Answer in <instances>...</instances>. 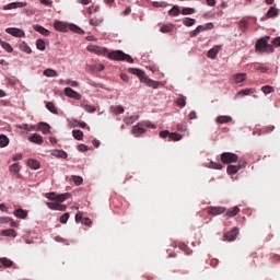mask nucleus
Returning a JSON list of instances; mask_svg holds the SVG:
<instances>
[{
    "instance_id": "nucleus-20",
    "label": "nucleus",
    "mask_w": 280,
    "mask_h": 280,
    "mask_svg": "<svg viewBox=\"0 0 280 280\" xmlns=\"http://www.w3.org/2000/svg\"><path fill=\"white\" fill-rule=\"evenodd\" d=\"M13 215H15V218H20V220H25V218H27V211L19 208L13 212Z\"/></svg>"
},
{
    "instance_id": "nucleus-2",
    "label": "nucleus",
    "mask_w": 280,
    "mask_h": 280,
    "mask_svg": "<svg viewBox=\"0 0 280 280\" xmlns=\"http://www.w3.org/2000/svg\"><path fill=\"white\" fill-rule=\"evenodd\" d=\"M107 58H109V60H125L126 62H129L130 65H132V62H135V59H132V57L121 50H114L112 52L107 54Z\"/></svg>"
},
{
    "instance_id": "nucleus-5",
    "label": "nucleus",
    "mask_w": 280,
    "mask_h": 280,
    "mask_svg": "<svg viewBox=\"0 0 280 280\" xmlns=\"http://www.w3.org/2000/svg\"><path fill=\"white\" fill-rule=\"evenodd\" d=\"M86 49L88 51H91L92 54H96L97 56H106V54H108V49L101 46L89 45Z\"/></svg>"
},
{
    "instance_id": "nucleus-60",
    "label": "nucleus",
    "mask_w": 280,
    "mask_h": 280,
    "mask_svg": "<svg viewBox=\"0 0 280 280\" xmlns=\"http://www.w3.org/2000/svg\"><path fill=\"white\" fill-rule=\"evenodd\" d=\"M97 10H100V7H90L88 9V13L93 14V13L97 12Z\"/></svg>"
},
{
    "instance_id": "nucleus-57",
    "label": "nucleus",
    "mask_w": 280,
    "mask_h": 280,
    "mask_svg": "<svg viewBox=\"0 0 280 280\" xmlns=\"http://www.w3.org/2000/svg\"><path fill=\"white\" fill-rule=\"evenodd\" d=\"M92 71H104V65H95L91 67Z\"/></svg>"
},
{
    "instance_id": "nucleus-21",
    "label": "nucleus",
    "mask_w": 280,
    "mask_h": 280,
    "mask_svg": "<svg viewBox=\"0 0 280 280\" xmlns=\"http://www.w3.org/2000/svg\"><path fill=\"white\" fill-rule=\"evenodd\" d=\"M38 130H40L44 135H49L51 127L47 122H39Z\"/></svg>"
},
{
    "instance_id": "nucleus-43",
    "label": "nucleus",
    "mask_w": 280,
    "mask_h": 280,
    "mask_svg": "<svg viewBox=\"0 0 280 280\" xmlns=\"http://www.w3.org/2000/svg\"><path fill=\"white\" fill-rule=\"evenodd\" d=\"M275 130V125H269L267 127H262L260 129V135H268V132H272Z\"/></svg>"
},
{
    "instance_id": "nucleus-51",
    "label": "nucleus",
    "mask_w": 280,
    "mask_h": 280,
    "mask_svg": "<svg viewBox=\"0 0 280 280\" xmlns=\"http://www.w3.org/2000/svg\"><path fill=\"white\" fill-rule=\"evenodd\" d=\"M72 180H73L74 185H78V186H80V185H82V183H84V179H82V177H80V176H72Z\"/></svg>"
},
{
    "instance_id": "nucleus-46",
    "label": "nucleus",
    "mask_w": 280,
    "mask_h": 280,
    "mask_svg": "<svg viewBox=\"0 0 280 280\" xmlns=\"http://www.w3.org/2000/svg\"><path fill=\"white\" fill-rule=\"evenodd\" d=\"M71 195L69 192L57 195V202H65Z\"/></svg>"
},
{
    "instance_id": "nucleus-15",
    "label": "nucleus",
    "mask_w": 280,
    "mask_h": 280,
    "mask_svg": "<svg viewBox=\"0 0 280 280\" xmlns=\"http://www.w3.org/2000/svg\"><path fill=\"white\" fill-rule=\"evenodd\" d=\"M27 2H11L4 7V10H15V8H25Z\"/></svg>"
},
{
    "instance_id": "nucleus-55",
    "label": "nucleus",
    "mask_w": 280,
    "mask_h": 280,
    "mask_svg": "<svg viewBox=\"0 0 280 280\" xmlns=\"http://www.w3.org/2000/svg\"><path fill=\"white\" fill-rule=\"evenodd\" d=\"M114 113L116 115H124V106L119 105V106L114 107Z\"/></svg>"
},
{
    "instance_id": "nucleus-23",
    "label": "nucleus",
    "mask_w": 280,
    "mask_h": 280,
    "mask_svg": "<svg viewBox=\"0 0 280 280\" xmlns=\"http://www.w3.org/2000/svg\"><path fill=\"white\" fill-rule=\"evenodd\" d=\"M27 165L32 170H40V162H38V160L30 159Z\"/></svg>"
},
{
    "instance_id": "nucleus-7",
    "label": "nucleus",
    "mask_w": 280,
    "mask_h": 280,
    "mask_svg": "<svg viewBox=\"0 0 280 280\" xmlns=\"http://www.w3.org/2000/svg\"><path fill=\"white\" fill-rule=\"evenodd\" d=\"M244 167H246V162H244L243 164H238V165H228L226 172H228L229 176H233V174H237L240 172V170H243Z\"/></svg>"
},
{
    "instance_id": "nucleus-36",
    "label": "nucleus",
    "mask_w": 280,
    "mask_h": 280,
    "mask_svg": "<svg viewBox=\"0 0 280 280\" xmlns=\"http://www.w3.org/2000/svg\"><path fill=\"white\" fill-rule=\"evenodd\" d=\"M176 104L179 106V108H185V106H187V98L185 96H179L176 100Z\"/></svg>"
},
{
    "instance_id": "nucleus-6",
    "label": "nucleus",
    "mask_w": 280,
    "mask_h": 280,
    "mask_svg": "<svg viewBox=\"0 0 280 280\" xmlns=\"http://www.w3.org/2000/svg\"><path fill=\"white\" fill-rule=\"evenodd\" d=\"M237 235H240V230L234 228L232 231L226 232L223 235V240L224 242H235V240H237Z\"/></svg>"
},
{
    "instance_id": "nucleus-39",
    "label": "nucleus",
    "mask_w": 280,
    "mask_h": 280,
    "mask_svg": "<svg viewBox=\"0 0 280 280\" xmlns=\"http://www.w3.org/2000/svg\"><path fill=\"white\" fill-rule=\"evenodd\" d=\"M44 75H46V78H56L58 72H56L54 69H46L44 70Z\"/></svg>"
},
{
    "instance_id": "nucleus-32",
    "label": "nucleus",
    "mask_w": 280,
    "mask_h": 280,
    "mask_svg": "<svg viewBox=\"0 0 280 280\" xmlns=\"http://www.w3.org/2000/svg\"><path fill=\"white\" fill-rule=\"evenodd\" d=\"M46 108L47 110L52 113V115H58V109L56 108V105H54L52 102H46Z\"/></svg>"
},
{
    "instance_id": "nucleus-56",
    "label": "nucleus",
    "mask_w": 280,
    "mask_h": 280,
    "mask_svg": "<svg viewBox=\"0 0 280 280\" xmlns=\"http://www.w3.org/2000/svg\"><path fill=\"white\" fill-rule=\"evenodd\" d=\"M56 156H59L60 159H67L68 154L65 151H55Z\"/></svg>"
},
{
    "instance_id": "nucleus-45",
    "label": "nucleus",
    "mask_w": 280,
    "mask_h": 280,
    "mask_svg": "<svg viewBox=\"0 0 280 280\" xmlns=\"http://www.w3.org/2000/svg\"><path fill=\"white\" fill-rule=\"evenodd\" d=\"M261 91L265 93V95H269V93H275V88L271 85H264Z\"/></svg>"
},
{
    "instance_id": "nucleus-14",
    "label": "nucleus",
    "mask_w": 280,
    "mask_h": 280,
    "mask_svg": "<svg viewBox=\"0 0 280 280\" xmlns=\"http://www.w3.org/2000/svg\"><path fill=\"white\" fill-rule=\"evenodd\" d=\"M54 27H55V30H57V32H69V25H67L66 23H63L61 21H56L54 23Z\"/></svg>"
},
{
    "instance_id": "nucleus-48",
    "label": "nucleus",
    "mask_w": 280,
    "mask_h": 280,
    "mask_svg": "<svg viewBox=\"0 0 280 280\" xmlns=\"http://www.w3.org/2000/svg\"><path fill=\"white\" fill-rule=\"evenodd\" d=\"M168 14L171 16H178V14H180V9L175 5L168 11Z\"/></svg>"
},
{
    "instance_id": "nucleus-59",
    "label": "nucleus",
    "mask_w": 280,
    "mask_h": 280,
    "mask_svg": "<svg viewBox=\"0 0 280 280\" xmlns=\"http://www.w3.org/2000/svg\"><path fill=\"white\" fill-rule=\"evenodd\" d=\"M81 224H84V226H91V224H93V222L91 221V219L84 218V219L81 221Z\"/></svg>"
},
{
    "instance_id": "nucleus-8",
    "label": "nucleus",
    "mask_w": 280,
    "mask_h": 280,
    "mask_svg": "<svg viewBox=\"0 0 280 280\" xmlns=\"http://www.w3.org/2000/svg\"><path fill=\"white\" fill-rule=\"evenodd\" d=\"M5 32L11 36H15V38H23V36H25V32L21 28L9 27Z\"/></svg>"
},
{
    "instance_id": "nucleus-38",
    "label": "nucleus",
    "mask_w": 280,
    "mask_h": 280,
    "mask_svg": "<svg viewBox=\"0 0 280 280\" xmlns=\"http://www.w3.org/2000/svg\"><path fill=\"white\" fill-rule=\"evenodd\" d=\"M20 49L21 51H24V54H32V48H30V46L25 42H22L20 44Z\"/></svg>"
},
{
    "instance_id": "nucleus-33",
    "label": "nucleus",
    "mask_w": 280,
    "mask_h": 280,
    "mask_svg": "<svg viewBox=\"0 0 280 280\" xmlns=\"http://www.w3.org/2000/svg\"><path fill=\"white\" fill-rule=\"evenodd\" d=\"M183 25H185L186 27H191V26L196 25V19L185 18L183 20Z\"/></svg>"
},
{
    "instance_id": "nucleus-40",
    "label": "nucleus",
    "mask_w": 280,
    "mask_h": 280,
    "mask_svg": "<svg viewBox=\"0 0 280 280\" xmlns=\"http://www.w3.org/2000/svg\"><path fill=\"white\" fill-rule=\"evenodd\" d=\"M72 136L77 139V141H82V139H84V132H82V130H73Z\"/></svg>"
},
{
    "instance_id": "nucleus-16",
    "label": "nucleus",
    "mask_w": 280,
    "mask_h": 280,
    "mask_svg": "<svg viewBox=\"0 0 280 280\" xmlns=\"http://www.w3.org/2000/svg\"><path fill=\"white\" fill-rule=\"evenodd\" d=\"M143 84H145L147 86H150L151 89H159V82L154 81L148 77H144L142 79Z\"/></svg>"
},
{
    "instance_id": "nucleus-49",
    "label": "nucleus",
    "mask_w": 280,
    "mask_h": 280,
    "mask_svg": "<svg viewBox=\"0 0 280 280\" xmlns=\"http://www.w3.org/2000/svg\"><path fill=\"white\" fill-rule=\"evenodd\" d=\"M36 47H37V49H39V51H45V40L37 39L36 40Z\"/></svg>"
},
{
    "instance_id": "nucleus-11",
    "label": "nucleus",
    "mask_w": 280,
    "mask_h": 280,
    "mask_svg": "<svg viewBox=\"0 0 280 280\" xmlns=\"http://www.w3.org/2000/svg\"><path fill=\"white\" fill-rule=\"evenodd\" d=\"M46 205L52 211H67V207L58 202H47Z\"/></svg>"
},
{
    "instance_id": "nucleus-52",
    "label": "nucleus",
    "mask_w": 280,
    "mask_h": 280,
    "mask_svg": "<svg viewBox=\"0 0 280 280\" xmlns=\"http://www.w3.org/2000/svg\"><path fill=\"white\" fill-rule=\"evenodd\" d=\"M20 128L22 130H26V132H32V130H34V126L27 124H23L22 126H20Z\"/></svg>"
},
{
    "instance_id": "nucleus-62",
    "label": "nucleus",
    "mask_w": 280,
    "mask_h": 280,
    "mask_svg": "<svg viewBox=\"0 0 280 280\" xmlns=\"http://www.w3.org/2000/svg\"><path fill=\"white\" fill-rule=\"evenodd\" d=\"M66 84H68V86L75 88V86H78V81L67 80Z\"/></svg>"
},
{
    "instance_id": "nucleus-13",
    "label": "nucleus",
    "mask_w": 280,
    "mask_h": 280,
    "mask_svg": "<svg viewBox=\"0 0 280 280\" xmlns=\"http://www.w3.org/2000/svg\"><path fill=\"white\" fill-rule=\"evenodd\" d=\"M225 211L226 209L224 207H210L208 209V213L210 215H222Z\"/></svg>"
},
{
    "instance_id": "nucleus-63",
    "label": "nucleus",
    "mask_w": 280,
    "mask_h": 280,
    "mask_svg": "<svg viewBox=\"0 0 280 280\" xmlns=\"http://www.w3.org/2000/svg\"><path fill=\"white\" fill-rule=\"evenodd\" d=\"M271 261H272V264H279L280 262V256L279 255H273L271 257Z\"/></svg>"
},
{
    "instance_id": "nucleus-18",
    "label": "nucleus",
    "mask_w": 280,
    "mask_h": 280,
    "mask_svg": "<svg viewBox=\"0 0 280 280\" xmlns=\"http://www.w3.org/2000/svg\"><path fill=\"white\" fill-rule=\"evenodd\" d=\"M247 74L246 73H236L233 77L234 84H242V82H246Z\"/></svg>"
},
{
    "instance_id": "nucleus-31",
    "label": "nucleus",
    "mask_w": 280,
    "mask_h": 280,
    "mask_svg": "<svg viewBox=\"0 0 280 280\" xmlns=\"http://www.w3.org/2000/svg\"><path fill=\"white\" fill-rule=\"evenodd\" d=\"M68 30H70V32H74L75 34H84V31L75 24L68 25Z\"/></svg>"
},
{
    "instance_id": "nucleus-28",
    "label": "nucleus",
    "mask_w": 280,
    "mask_h": 280,
    "mask_svg": "<svg viewBox=\"0 0 280 280\" xmlns=\"http://www.w3.org/2000/svg\"><path fill=\"white\" fill-rule=\"evenodd\" d=\"M0 264H2L4 268H12V266H14V261L10 260L7 257L0 258Z\"/></svg>"
},
{
    "instance_id": "nucleus-3",
    "label": "nucleus",
    "mask_w": 280,
    "mask_h": 280,
    "mask_svg": "<svg viewBox=\"0 0 280 280\" xmlns=\"http://www.w3.org/2000/svg\"><path fill=\"white\" fill-rule=\"evenodd\" d=\"M145 128H156V125H152V122L144 120L139 122L138 125L132 127V133L139 137V135H144L147 131Z\"/></svg>"
},
{
    "instance_id": "nucleus-47",
    "label": "nucleus",
    "mask_w": 280,
    "mask_h": 280,
    "mask_svg": "<svg viewBox=\"0 0 280 280\" xmlns=\"http://www.w3.org/2000/svg\"><path fill=\"white\" fill-rule=\"evenodd\" d=\"M103 22H104L103 19L93 18L90 20V25L97 27V25H102Z\"/></svg>"
},
{
    "instance_id": "nucleus-12",
    "label": "nucleus",
    "mask_w": 280,
    "mask_h": 280,
    "mask_svg": "<svg viewBox=\"0 0 280 280\" xmlns=\"http://www.w3.org/2000/svg\"><path fill=\"white\" fill-rule=\"evenodd\" d=\"M129 73H132V75H137L140 79V82H143V78H145V72L139 68H129Z\"/></svg>"
},
{
    "instance_id": "nucleus-1",
    "label": "nucleus",
    "mask_w": 280,
    "mask_h": 280,
    "mask_svg": "<svg viewBox=\"0 0 280 280\" xmlns=\"http://www.w3.org/2000/svg\"><path fill=\"white\" fill-rule=\"evenodd\" d=\"M270 36H265L256 42L255 49L257 54H272L275 47L271 44H268Z\"/></svg>"
},
{
    "instance_id": "nucleus-26",
    "label": "nucleus",
    "mask_w": 280,
    "mask_h": 280,
    "mask_svg": "<svg viewBox=\"0 0 280 280\" xmlns=\"http://www.w3.org/2000/svg\"><path fill=\"white\" fill-rule=\"evenodd\" d=\"M230 121H233V118L231 116H218L217 117V124H230Z\"/></svg>"
},
{
    "instance_id": "nucleus-27",
    "label": "nucleus",
    "mask_w": 280,
    "mask_h": 280,
    "mask_svg": "<svg viewBox=\"0 0 280 280\" xmlns=\"http://www.w3.org/2000/svg\"><path fill=\"white\" fill-rule=\"evenodd\" d=\"M253 93H255V90L244 89L237 92L236 97H244V95H253Z\"/></svg>"
},
{
    "instance_id": "nucleus-64",
    "label": "nucleus",
    "mask_w": 280,
    "mask_h": 280,
    "mask_svg": "<svg viewBox=\"0 0 280 280\" xmlns=\"http://www.w3.org/2000/svg\"><path fill=\"white\" fill-rule=\"evenodd\" d=\"M272 45H275V47H280V37H276L272 39Z\"/></svg>"
},
{
    "instance_id": "nucleus-22",
    "label": "nucleus",
    "mask_w": 280,
    "mask_h": 280,
    "mask_svg": "<svg viewBox=\"0 0 280 280\" xmlns=\"http://www.w3.org/2000/svg\"><path fill=\"white\" fill-rule=\"evenodd\" d=\"M33 30H35V32H38L43 36H49V34H50L49 30H47L40 25H34Z\"/></svg>"
},
{
    "instance_id": "nucleus-25",
    "label": "nucleus",
    "mask_w": 280,
    "mask_h": 280,
    "mask_svg": "<svg viewBox=\"0 0 280 280\" xmlns=\"http://www.w3.org/2000/svg\"><path fill=\"white\" fill-rule=\"evenodd\" d=\"M28 139L32 143H37L38 145H40V143H43V136H40L38 133H34Z\"/></svg>"
},
{
    "instance_id": "nucleus-9",
    "label": "nucleus",
    "mask_w": 280,
    "mask_h": 280,
    "mask_svg": "<svg viewBox=\"0 0 280 280\" xmlns=\"http://www.w3.org/2000/svg\"><path fill=\"white\" fill-rule=\"evenodd\" d=\"M63 92L65 95H67V97H71V100H82V95L71 88H66Z\"/></svg>"
},
{
    "instance_id": "nucleus-17",
    "label": "nucleus",
    "mask_w": 280,
    "mask_h": 280,
    "mask_svg": "<svg viewBox=\"0 0 280 280\" xmlns=\"http://www.w3.org/2000/svg\"><path fill=\"white\" fill-rule=\"evenodd\" d=\"M220 46H214L213 48H211L207 54L208 58H211V60H215L218 54H220Z\"/></svg>"
},
{
    "instance_id": "nucleus-29",
    "label": "nucleus",
    "mask_w": 280,
    "mask_h": 280,
    "mask_svg": "<svg viewBox=\"0 0 280 280\" xmlns=\"http://www.w3.org/2000/svg\"><path fill=\"white\" fill-rule=\"evenodd\" d=\"M10 139L5 135H0V148H8Z\"/></svg>"
},
{
    "instance_id": "nucleus-24",
    "label": "nucleus",
    "mask_w": 280,
    "mask_h": 280,
    "mask_svg": "<svg viewBox=\"0 0 280 280\" xmlns=\"http://www.w3.org/2000/svg\"><path fill=\"white\" fill-rule=\"evenodd\" d=\"M1 235H3L4 237H16L18 233H16V230L14 229H8V230H3L1 232Z\"/></svg>"
},
{
    "instance_id": "nucleus-44",
    "label": "nucleus",
    "mask_w": 280,
    "mask_h": 280,
    "mask_svg": "<svg viewBox=\"0 0 280 280\" xmlns=\"http://www.w3.org/2000/svg\"><path fill=\"white\" fill-rule=\"evenodd\" d=\"M180 13L184 15V16H187L189 14H195L196 13V9L194 8H184Z\"/></svg>"
},
{
    "instance_id": "nucleus-61",
    "label": "nucleus",
    "mask_w": 280,
    "mask_h": 280,
    "mask_svg": "<svg viewBox=\"0 0 280 280\" xmlns=\"http://www.w3.org/2000/svg\"><path fill=\"white\" fill-rule=\"evenodd\" d=\"M83 215H84V213H82V212L79 211V212L75 214V222H82Z\"/></svg>"
},
{
    "instance_id": "nucleus-41",
    "label": "nucleus",
    "mask_w": 280,
    "mask_h": 280,
    "mask_svg": "<svg viewBox=\"0 0 280 280\" xmlns=\"http://www.w3.org/2000/svg\"><path fill=\"white\" fill-rule=\"evenodd\" d=\"M1 47L8 51V54H12L14 51V49L12 48V45H10L7 42H0Z\"/></svg>"
},
{
    "instance_id": "nucleus-37",
    "label": "nucleus",
    "mask_w": 280,
    "mask_h": 280,
    "mask_svg": "<svg viewBox=\"0 0 280 280\" xmlns=\"http://www.w3.org/2000/svg\"><path fill=\"white\" fill-rule=\"evenodd\" d=\"M174 31V25L168 24V25H162V27L160 28V32H162V34H170V32Z\"/></svg>"
},
{
    "instance_id": "nucleus-50",
    "label": "nucleus",
    "mask_w": 280,
    "mask_h": 280,
    "mask_svg": "<svg viewBox=\"0 0 280 280\" xmlns=\"http://www.w3.org/2000/svg\"><path fill=\"white\" fill-rule=\"evenodd\" d=\"M210 167L212 170H222L224 166L218 162H210Z\"/></svg>"
},
{
    "instance_id": "nucleus-4",
    "label": "nucleus",
    "mask_w": 280,
    "mask_h": 280,
    "mask_svg": "<svg viewBox=\"0 0 280 280\" xmlns=\"http://www.w3.org/2000/svg\"><path fill=\"white\" fill-rule=\"evenodd\" d=\"M220 159L221 163H223L224 165H231V163H237V161H240V156L231 152H223L220 155Z\"/></svg>"
},
{
    "instance_id": "nucleus-58",
    "label": "nucleus",
    "mask_w": 280,
    "mask_h": 280,
    "mask_svg": "<svg viewBox=\"0 0 280 280\" xmlns=\"http://www.w3.org/2000/svg\"><path fill=\"white\" fill-rule=\"evenodd\" d=\"M45 196L48 200H56L58 195H56V192H48Z\"/></svg>"
},
{
    "instance_id": "nucleus-19",
    "label": "nucleus",
    "mask_w": 280,
    "mask_h": 280,
    "mask_svg": "<svg viewBox=\"0 0 280 280\" xmlns=\"http://www.w3.org/2000/svg\"><path fill=\"white\" fill-rule=\"evenodd\" d=\"M9 172H11V174H14L15 176H18V178H21V174H19L21 172V167L19 166V163H14L9 167Z\"/></svg>"
},
{
    "instance_id": "nucleus-53",
    "label": "nucleus",
    "mask_w": 280,
    "mask_h": 280,
    "mask_svg": "<svg viewBox=\"0 0 280 280\" xmlns=\"http://www.w3.org/2000/svg\"><path fill=\"white\" fill-rule=\"evenodd\" d=\"M83 108L86 110V113H95V110H97V108H95L93 105H83Z\"/></svg>"
},
{
    "instance_id": "nucleus-42",
    "label": "nucleus",
    "mask_w": 280,
    "mask_h": 280,
    "mask_svg": "<svg viewBox=\"0 0 280 280\" xmlns=\"http://www.w3.org/2000/svg\"><path fill=\"white\" fill-rule=\"evenodd\" d=\"M168 139L170 141H180V139H183V136L178 132H171Z\"/></svg>"
},
{
    "instance_id": "nucleus-10",
    "label": "nucleus",
    "mask_w": 280,
    "mask_h": 280,
    "mask_svg": "<svg viewBox=\"0 0 280 280\" xmlns=\"http://www.w3.org/2000/svg\"><path fill=\"white\" fill-rule=\"evenodd\" d=\"M275 16H279V10L275 7H270L266 15L261 18V21H268V19H275Z\"/></svg>"
},
{
    "instance_id": "nucleus-54",
    "label": "nucleus",
    "mask_w": 280,
    "mask_h": 280,
    "mask_svg": "<svg viewBox=\"0 0 280 280\" xmlns=\"http://www.w3.org/2000/svg\"><path fill=\"white\" fill-rule=\"evenodd\" d=\"M68 221H69V212H66V213H63V214L60 217V223H61V224H67Z\"/></svg>"
},
{
    "instance_id": "nucleus-35",
    "label": "nucleus",
    "mask_w": 280,
    "mask_h": 280,
    "mask_svg": "<svg viewBox=\"0 0 280 280\" xmlns=\"http://www.w3.org/2000/svg\"><path fill=\"white\" fill-rule=\"evenodd\" d=\"M135 121H139V115L130 116L125 119V124L127 126H132V124H135Z\"/></svg>"
},
{
    "instance_id": "nucleus-34",
    "label": "nucleus",
    "mask_w": 280,
    "mask_h": 280,
    "mask_svg": "<svg viewBox=\"0 0 280 280\" xmlns=\"http://www.w3.org/2000/svg\"><path fill=\"white\" fill-rule=\"evenodd\" d=\"M237 213H240V207L235 206L234 208H232L231 210H229L226 212L228 218H235V215H237Z\"/></svg>"
},
{
    "instance_id": "nucleus-30",
    "label": "nucleus",
    "mask_w": 280,
    "mask_h": 280,
    "mask_svg": "<svg viewBox=\"0 0 280 280\" xmlns=\"http://www.w3.org/2000/svg\"><path fill=\"white\" fill-rule=\"evenodd\" d=\"M197 28V32H207V30H213V23H207L205 25H199L196 27Z\"/></svg>"
}]
</instances>
